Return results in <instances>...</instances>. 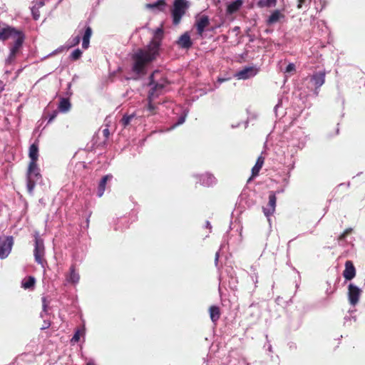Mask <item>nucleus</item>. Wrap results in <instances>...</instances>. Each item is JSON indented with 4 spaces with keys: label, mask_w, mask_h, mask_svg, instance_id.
<instances>
[{
    "label": "nucleus",
    "mask_w": 365,
    "mask_h": 365,
    "mask_svg": "<svg viewBox=\"0 0 365 365\" xmlns=\"http://www.w3.org/2000/svg\"><path fill=\"white\" fill-rule=\"evenodd\" d=\"M178 44L184 48H188L192 46L190 37L187 33L182 34L178 41Z\"/></svg>",
    "instance_id": "nucleus-19"
},
{
    "label": "nucleus",
    "mask_w": 365,
    "mask_h": 365,
    "mask_svg": "<svg viewBox=\"0 0 365 365\" xmlns=\"http://www.w3.org/2000/svg\"><path fill=\"white\" fill-rule=\"evenodd\" d=\"M24 36V34L13 27L6 26L0 29V40L5 41L9 38L16 40L19 36Z\"/></svg>",
    "instance_id": "nucleus-8"
},
{
    "label": "nucleus",
    "mask_w": 365,
    "mask_h": 365,
    "mask_svg": "<svg viewBox=\"0 0 365 365\" xmlns=\"http://www.w3.org/2000/svg\"><path fill=\"white\" fill-rule=\"evenodd\" d=\"M317 11H322L324 7V2L322 0H313Z\"/></svg>",
    "instance_id": "nucleus-34"
},
{
    "label": "nucleus",
    "mask_w": 365,
    "mask_h": 365,
    "mask_svg": "<svg viewBox=\"0 0 365 365\" xmlns=\"http://www.w3.org/2000/svg\"><path fill=\"white\" fill-rule=\"evenodd\" d=\"M92 35V30L91 27H86L83 38H82V47L84 49H87L89 46L90 38Z\"/></svg>",
    "instance_id": "nucleus-21"
},
{
    "label": "nucleus",
    "mask_w": 365,
    "mask_h": 365,
    "mask_svg": "<svg viewBox=\"0 0 365 365\" xmlns=\"http://www.w3.org/2000/svg\"><path fill=\"white\" fill-rule=\"evenodd\" d=\"M46 306L45 303L43 302V311H44V312L46 311Z\"/></svg>",
    "instance_id": "nucleus-49"
},
{
    "label": "nucleus",
    "mask_w": 365,
    "mask_h": 365,
    "mask_svg": "<svg viewBox=\"0 0 365 365\" xmlns=\"http://www.w3.org/2000/svg\"><path fill=\"white\" fill-rule=\"evenodd\" d=\"M264 159L262 156H259L257 158L255 166L252 169V177H256L257 175H258L259 172L261 170V168L264 164Z\"/></svg>",
    "instance_id": "nucleus-25"
},
{
    "label": "nucleus",
    "mask_w": 365,
    "mask_h": 365,
    "mask_svg": "<svg viewBox=\"0 0 365 365\" xmlns=\"http://www.w3.org/2000/svg\"><path fill=\"white\" fill-rule=\"evenodd\" d=\"M71 107L70 101L67 98H61L58 104V110L61 113H67Z\"/></svg>",
    "instance_id": "nucleus-24"
},
{
    "label": "nucleus",
    "mask_w": 365,
    "mask_h": 365,
    "mask_svg": "<svg viewBox=\"0 0 365 365\" xmlns=\"http://www.w3.org/2000/svg\"><path fill=\"white\" fill-rule=\"evenodd\" d=\"M35 282L36 281H35L34 277H29L28 278L23 279L21 284H22V287L26 289H31V288L34 287Z\"/></svg>",
    "instance_id": "nucleus-28"
},
{
    "label": "nucleus",
    "mask_w": 365,
    "mask_h": 365,
    "mask_svg": "<svg viewBox=\"0 0 365 365\" xmlns=\"http://www.w3.org/2000/svg\"><path fill=\"white\" fill-rule=\"evenodd\" d=\"M39 176V169L36 165V163L30 162L27 172V178L35 179V180H37Z\"/></svg>",
    "instance_id": "nucleus-16"
},
{
    "label": "nucleus",
    "mask_w": 365,
    "mask_h": 365,
    "mask_svg": "<svg viewBox=\"0 0 365 365\" xmlns=\"http://www.w3.org/2000/svg\"><path fill=\"white\" fill-rule=\"evenodd\" d=\"M325 81V73L324 72H319L313 74L310 79L309 82L312 86L315 88V90H317L320 88Z\"/></svg>",
    "instance_id": "nucleus-12"
},
{
    "label": "nucleus",
    "mask_w": 365,
    "mask_h": 365,
    "mask_svg": "<svg viewBox=\"0 0 365 365\" xmlns=\"http://www.w3.org/2000/svg\"><path fill=\"white\" fill-rule=\"evenodd\" d=\"M356 275V270L353 263L351 261H346L345 263V269L343 272L344 277L347 280H351Z\"/></svg>",
    "instance_id": "nucleus-15"
},
{
    "label": "nucleus",
    "mask_w": 365,
    "mask_h": 365,
    "mask_svg": "<svg viewBox=\"0 0 365 365\" xmlns=\"http://www.w3.org/2000/svg\"><path fill=\"white\" fill-rule=\"evenodd\" d=\"M14 244L13 237H0V259L6 258L10 254Z\"/></svg>",
    "instance_id": "nucleus-7"
},
{
    "label": "nucleus",
    "mask_w": 365,
    "mask_h": 365,
    "mask_svg": "<svg viewBox=\"0 0 365 365\" xmlns=\"http://www.w3.org/2000/svg\"><path fill=\"white\" fill-rule=\"evenodd\" d=\"M163 32L161 29L155 31L153 38L145 48L137 50L132 56V71L137 75H144L149 66L159 55Z\"/></svg>",
    "instance_id": "nucleus-1"
},
{
    "label": "nucleus",
    "mask_w": 365,
    "mask_h": 365,
    "mask_svg": "<svg viewBox=\"0 0 365 365\" xmlns=\"http://www.w3.org/2000/svg\"><path fill=\"white\" fill-rule=\"evenodd\" d=\"M35 179L28 178H27V190L28 192L31 194L33 192L34 188L36 184Z\"/></svg>",
    "instance_id": "nucleus-33"
},
{
    "label": "nucleus",
    "mask_w": 365,
    "mask_h": 365,
    "mask_svg": "<svg viewBox=\"0 0 365 365\" xmlns=\"http://www.w3.org/2000/svg\"><path fill=\"white\" fill-rule=\"evenodd\" d=\"M224 81H225V79H219L220 82H223Z\"/></svg>",
    "instance_id": "nucleus-51"
},
{
    "label": "nucleus",
    "mask_w": 365,
    "mask_h": 365,
    "mask_svg": "<svg viewBox=\"0 0 365 365\" xmlns=\"http://www.w3.org/2000/svg\"><path fill=\"white\" fill-rule=\"evenodd\" d=\"M38 9H36V5H33V6L31 8L32 15L35 20H38L40 16V13L38 11Z\"/></svg>",
    "instance_id": "nucleus-36"
},
{
    "label": "nucleus",
    "mask_w": 365,
    "mask_h": 365,
    "mask_svg": "<svg viewBox=\"0 0 365 365\" xmlns=\"http://www.w3.org/2000/svg\"><path fill=\"white\" fill-rule=\"evenodd\" d=\"M190 6V3L187 0H175L173 8L171 11L173 24H178L182 17L185 15L187 9Z\"/></svg>",
    "instance_id": "nucleus-3"
},
{
    "label": "nucleus",
    "mask_w": 365,
    "mask_h": 365,
    "mask_svg": "<svg viewBox=\"0 0 365 365\" xmlns=\"http://www.w3.org/2000/svg\"><path fill=\"white\" fill-rule=\"evenodd\" d=\"M279 107V103H278L277 105L275 106L274 107V110L275 111L277 110V108Z\"/></svg>",
    "instance_id": "nucleus-48"
},
{
    "label": "nucleus",
    "mask_w": 365,
    "mask_h": 365,
    "mask_svg": "<svg viewBox=\"0 0 365 365\" xmlns=\"http://www.w3.org/2000/svg\"><path fill=\"white\" fill-rule=\"evenodd\" d=\"M277 198L274 192H271L269 195L268 204L263 207V212L269 221V217L275 211Z\"/></svg>",
    "instance_id": "nucleus-10"
},
{
    "label": "nucleus",
    "mask_w": 365,
    "mask_h": 365,
    "mask_svg": "<svg viewBox=\"0 0 365 365\" xmlns=\"http://www.w3.org/2000/svg\"><path fill=\"white\" fill-rule=\"evenodd\" d=\"M134 115H124L121 120V123L123 126H127L132 119L133 118Z\"/></svg>",
    "instance_id": "nucleus-35"
},
{
    "label": "nucleus",
    "mask_w": 365,
    "mask_h": 365,
    "mask_svg": "<svg viewBox=\"0 0 365 365\" xmlns=\"http://www.w3.org/2000/svg\"><path fill=\"white\" fill-rule=\"evenodd\" d=\"M210 20L207 16H201L197 19L195 26L197 30V33L200 36H202L203 34L205 29L209 25Z\"/></svg>",
    "instance_id": "nucleus-14"
},
{
    "label": "nucleus",
    "mask_w": 365,
    "mask_h": 365,
    "mask_svg": "<svg viewBox=\"0 0 365 365\" xmlns=\"http://www.w3.org/2000/svg\"><path fill=\"white\" fill-rule=\"evenodd\" d=\"M81 55H82V51L79 48H77V49H75L71 53V54L70 56V58L72 61H76V60L79 59L81 57Z\"/></svg>",
    "instance_id": "nucleus-32"
},
{
    "label": "nucleus",
    "mask_w": 365,
    "mask_h": 365,
    "mask_svg": "<svg viewBox=\"0 0 365 365\" xmlns=\"http://www.w3.org/2000/svg\"><path fill=\"white\" fill-rule=\"evenodd\" d=\"M216 183V178L210 173L201 175L200 184L205 186H211Z\"/></svg>",
    "instance_id": "nucleus-18"
},
{
    "label": "nucleus",
    "mask_w": 365,
    "mask_h": 365,
    "mask_svg": "<svg viewBox=\"0 0 365 365\" xmlns=\"http://www.w3.org/2000/svg\"><path fill=\"white\" fill-rule=\"evenodd\" d=\"M295 71V65L294 63H289L285 69L286 73H290Z\"/></svg>",
    "instance_id": "nucleus-39"
},
{
    "label": "nucleus",
    "mask_w": 365,
    "mask_h": 365,
    "mask_svg": "<svg viewBox=\"0 0 365 365\" xmlns=\"http://www.w3.org/2000/svg\"><path fill=\"white\" fill-rule=\"evenodd\" d=\"M66 281L68 283L73 284L74 285L77 284L80 280V275L76 270L74 266L71 267L69 273L66 275Z\"/></svg>",
    "instance_id": "nucleus-17"
},
{
    "label": "nucleus",
    "mask_w": 365,
    "mask_h": 365,
    "mask_svg": "<svg viewBox=\"0 0 365 365\" xmlns=\"http://www.w3.org/2000/svg\"><path fill=\"white\" fill-rule=\"evenodd\" d=\"M29 155V158H31V162L36 163L38 157V149L36 144H32L30 146Z\"/></svg>",
    "instance_id": "nucleus-27"
},
{
    "label": "nucleus",
    "mask_w": 365,
    "mask_h": 365,
    "mask_svg": "<svg viewBox=\"0 0 365 365\" xmlns=\"http://www.w3.org/2000/svg\"><path fill=\"white\" fill-rule=\"evenodd\" d=\"M219 259V252H217L215 255V263L217 264Z\"/></svg>",
    "instance_id": "nucleus-45"
},
{
    "label": "nucleus",
    "mask_w": 365,
    "mask_h": 365,
    "mask_svg": "<svg viewBox=\"0 0 365 365\" xmlns=\"http://www.w3.org/2000/svg\"><path fill=\"white\" fill-rule=\"evenodd\" d=\"M257 117H258V114L257 113H255V112L252 113L248 110V117H247V123L256 119Z\"/></svg>",
    "instance_id": "nucleus-37"
},
{
    "label": "nucleus",
    "mask_w": 365,
    "mask_h": 365,
    "mask_svg": "<svg viewBox=\"0 0 365 365\" xmlns=\"http://www.w3.org/2000/svg\"><path fill=\"white\" fill-rule=\"evenodd\" d=\"M34 5L36 6V9H40L44 5V1L43 0L36 1V2H34Z\"/></svg>",
    "instance_id": "nucleus-40"
},
{
    "label": "nucleus",
    "mask_w": 365,
    "mask_h": 365,
    "mask_svg": "<svg viewBox=\"0 0 365 365\" xmlns=\"http://www.w3.org/2000/svg\"><path fill=\"white\" fill-rule=\"evenodd\" d=\"M24 39V36H19L16 40H14V45L11 48L9 56H8V58L6 60V63H11L14 61V60L16 58V56L19 53V51L22 46Z\"/></svg>",
    "instance_id": "nucleus-9"
},
{
    "label": "nucleus",
    "mask_w": 365,
    "mask_h": 365,
    "mask_svg": "<svg viewBox=\"0 0 365 365\" xmlns=\"http://www.w3.org/2000/svg\"><path fill=\"white\" fill-rule=\"evenodd\" d=\"M55 117H56V114H54V115H51V117L50 118V119H49V120H48V121H49V122L52 121V120L54 119V118H55Z\"/></svg>",
    "instance_id": "nucleus-46"
},
{
    "label": "nucleus",
    "mask_w": 365,
    "mask_h": 365,
    "mask_svg": "<svg viewBox=\"0 0 365 365\" xmlns=\"http://www.w3.org/2000/svg\"><path fill=\"white\" fill-rule=\"evenodd\" d=\"M197 178H199V175H197ZM201 178V176H200V179Z\"/></svg>",
    "instance_id": "nucleus-52"
},
{
    "label": "nucleus",
    "mask_w": 365,
    "mask_h": 365,
    "mask_svg": "<svg viewBox=\"0 0 365 365\" xmlns=\"http://www.w3.org/2000/svg\"><path fill=\"white\" fill-rule=\"evenodd\" d=\"M35 245H34V255L35 257L36 262L41 264L43 267H44V264H46V261L44 259V244L42 239L40 238L38 233H35Z\"/></svg>",
    "instance_id": "nucleus-4"
},
{
    "label": "nucleus",
    "mask_w": 365,
    "mask_h": 365,
    "mask_svg": "<svg viewBox=\"0 0 365 365\" xmlns=\"http://www.w3.org/2000/svg\"><path fill=\"white\" fill-rule=\"evenodd\" d=\"M185 116H186V115H183V116H181V117L179 118L178 122L176 124H175V125H174V126H173V127H172V128H174V127H175V126H176V125H178L182 124V123L185 122Z\"/></svg>",
    "instance_id": "nucleus-41"
},
{
    "label": "nucleus",
    "mask_w": 365,
    "mask_h": 365,
    "mask_svg": "<svg viewBox=\"0 0 365 365\" xmlns=\"http://www.w3.org/2000/svg\"><path fill=\"white\" fill-rule=\"evenodd\" d=\"M243 1L242 0H235L227 6V12L228 14H233L238 11L240 7L242 6Z\"/></svg>",
    "instance_id": "nucleus-20"
},
{
    "label": "nucleus",
    "mask_w": 365,
    "mask_h": 365,
    "mask_svg": "<svg viewBox=\"0 0 365 365\" xmlns=\"http://www.w3.org/2000/svg\"><path fill=\"white\" fill-rule=\"evenodd\" d=\"M167 4L165 0H158L154 3L145 4V8L153 11L155 13L163 11L165 9Z\"/></svg>",
    "instance_id": "nucleus-13"
},
{
    "label": "nucleus",
    "mask_w": 365,
    "mask_h": 365,
    "mask_svg": "<svg viewBox=\"0 0 365 365\" xmlns=\"http://www.w3.org/2000/svg\"><path fill=\"white\" fill-rule=\"evenodd\" d=\"M278 0H257V6L259 8L275 7Z\"/></svg>",
    "instance_id": "nucleus-23"
},
{
    "label": "nucleus",
    "mask_w": 365,
    "mask_h": 365,
    "mask_svg": "<svg viewBox=\"0 0 365 365\" xmlns=\"http://www.w3.org/2000/svg\"><path fill=\"white\" fill-rule=\"evenodd\" d=\"M210 316L212 322L215 323L220 317V311L218 307L211 306L210 307Z\"/></svg>",
    "instance_id": "nucleus-26"
},
{
    "label": "nucleus",
    "mask_w": 365,
    "mask_h": 365,
    "mask_svg": "<svg viewBox=\"0 0 365 365\" xmlns=\"http://www.w3.org/2000/svg\"><path fill=\"white\" fill-rule=\"evenodd\" d=\"M4 83L2 81H0V93L4 90Z\"/></svg>",
    "instance_id": "nucleus-43"
},
{
    "label": "nucleus",
    "mask_w": 365,
    "mask_h": 365,
    "mask_svg": "<svg viewBox=\"0 0 365 365\" xmlns=\"http://www.w3.org/2000/svg\"><path fill=\"white\" fill-rule=\"evenodd\" d=\"M311 0H298L297 8L302 9L303 6H306L307 3H309Z\"/></svg>",
    "instance_id": "nucleus-38"
},
{
    "label": "nucleus",
    "mask_w": 365,
    "mask_h": 365,
    "mask_svg": "<svg viewBox=\"0 0 365 365\" xmlns=\"http://www.w3.org/2000/svg\"><path fill=\"white\" fill-rule=\"evenodd\" d=\"M111 178H112V175H107L101 179V180L98 185V197L103 196L105 189H106V182L108 180H110Z\"/></svg>",
    "instance_id": "nucleus-22"
},
{
    "label": "nucleus",
    "mask_w": 365,
    "mask_h": 365,
    "mask_svg": "<svg viewBox=\"0 0 365 365\" xmlns=\"http://www.w3.org/2000/svg\"><path fill=\"white\" fill-rule=\"evenodd\" d=\"M257 72L258 70L255 67H247L237 72L235 76L238 79L246 80L254 77L257 73Z\"/></svg>",
    "instance_id": "nucleus-11"
},
{
    "label": "nucleus",
    "mask_w": 365,
    "mask_h": 365,
    "mask_svg": "<svg viewBox=\"0 0 365 365\" xmlns=\"http://www.w3.org/2000/svg\"><path fill=\"white\" fill-rule=\"evenodd\" d=\"M81 40V34L71 36L67 42V45L69 48L73 47L78 45Z\"/></svg>",
    "instance_id": "nucleus-30"
},
{
    "label": "nucleus",
    "mask_w": 365,
    "mask_h": 365,
    "mask_svg": "<svg viewBox=\"0 0 365 365\" xmlns=\"http://www.w3.org/2000/svg\"><path fill=\"white\" fill-rule=\"evenodd\" d=\"M50 326V323L48 322H45L44 325L43 326V327L41 328L42 329H45L46 328H48V327Z\"/></svg>",
    "instance_id": "nucleus-44"
},
{
    "label": "nucleus",
    "mask_w": 365,
    "mask_h": 365,
    "mask_svg": "<svg viewBox=\"0 0 365 365\" xmlns=\"http://www.w3.org/2000/svg\"><path fill=\"white\" fill-rule=\"evenodd\" d=\"M86 365H95V364H94V362H93V361H88V362L87 363V364H86Z\"/></svg>",
    "instance_id": "nucleus-47"
},
{
    "label": "nucleus",
    "mask_w": 365,
    "mask_h": 365,
    "mask_svg": "<svg viewBox=\"0 0 365 365\" xmlns=\"http://www.w3.org/2000/svg\"><path fill=\"white\" fill-rule=\"evenodd\" d=\"M351 228H349V229H346L339 237V244L341 245V246H345V245L348 242H351V241H349L348 242L346 240V237H347V235L351 233Z\"/></svg>",
    "instance_id": "nucleus-29"
},
{
    "label": "nucleus",
    "mask_w": 365,
    "mask_h": 365,
    "mask_svg": "<svg viewBox=\"0 0 365 365\" xmlns=\"http://www.w3.org/2000/svg\"><path fill=\"white\" fill-rule=\"evenodd\" d=\"M285 9L272 10L266 19L267 26H273L276 24H281L285 21Z\"/></svg>",
    "instance_id": "nucleus-6"
},
{
    "label": "nucleus",
    "mask_w": 365,
    "mask_h": 365,
    "mask_svg": "<svg viewBox=\"0 0 365 365\" xmlns=\"http://www.w3.org/2000/svg\"><path fill=\"white\" fill-rule=\"evenodd\" d=\"M166 81L162 79V74L158 71H154L150 76V86H152L148 98L146 110L150 114L155 113V107L153 103L154 98L158 96L159 92L165 87Z\"/></svg>",
    "instance_id": "nucleus-2"
},
{
    "label": "nucleus",
    "mask_w": 365,
    "mask_h": 365,
    "mask_svg": "<svg viewBox=\"0 0 365 365\" xmlns=\"http://www.w3.org/2000/svg\"><path fill=\"white\" fill-rule=\"evenodd\" d=\"M347 297L349 304L352 307H355L359 302L362 290L353 283H350L347 288Z\"/></svg>",
    "instance_id": "nucleus-5"
},
{
    "label": "nucleus",
    "mask_w": 365,
    "mask_h": 365,
    "mask_svg": "<svg viewBox=\"0 0 365 365\" xmlns=\"http://www.w3.org/2000/svg\"><path fill=\"white\" fill-rule=\"evenodd\" d=\"M85 334V329L83 327L81 329H78L74 334L73 338L71 339V341L78 342L80 339V336Z\"/></svg>",
    "instance_id": "nucleus-31"
},
{
    "label": "nucleus",
    "mask_w": 365,
    "mask_h": 365,
    "mask_svg": "<svg viewBox=\"0 0 365 365\" xmlns=\"http://www.w3.org/2000/svg\"><path fill=\"white\" fill-rule=\"evenodd\" d=\"M207 227H210V224L209 222H207Z\"/></svg>",
    "instance_id": "nucleus-50"
},
{
    "label": "nucleus",
    "mask_w": 365,
    "mask_h": 365,
    "mask_svg": "<svg viewBox=\"0 0 365 365\" xmlns=\"http://www.w3.org/2000/svg\"><path fill=\"white\" fill-rule=\"evenodd\" d=\"M103 135L106 138H108V135H109V130L108 128H105L103 130Z\"/></svg>",
    "instance_id": "nucleus-42"
}]
</instances>
